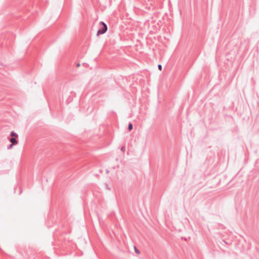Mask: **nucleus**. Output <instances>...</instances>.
Wrapping results in <instances>:
<instances>
[{"label": "nucleus", "mask_w": 259, "mask_h": 259, "mask_svg": "<svg viewBox=\"0 0 259 259\" xmlns=\"http://www.w3.org/2000/svg\"><path fill=\"white\" fill-rule=\"evenodd\" d=\"M100 24L102 25V27H101L98 30L97 33V35L105 33L107 31L108 28L107 25L104 22L101 21Z\"/></svg>", "instance_id": "f257e3e1"}, {"label": "nucleus", "mask_w": 259, "mask_h": 259, "mask_svg": "<svg viewBox=\"0 0 259 259\" xmlns=\"http://www.w3.org/2000/svg\"><path fill=\"white\" fill-rule=\"evenodd\" d=\"M9 141L11 142L12 144H17L18 143V142L16 140V139L15 138H14V137H11L10 139H9Z\"/></svg>", "instance_id": "f03ea898"}, {"label": "nucleus", "mask_w": 259, "mask_h": 259, "mask_svg": "<svg viewBox=\"0 0 259 259\" xmlns=\"http://www.w3.org/2000/svg\"><path fill=\"white\" fill-rule=\"evenodd\" d=\"M10 135L12 137H14L15 138H17L18 136V135L13 131L11 132Z\"/></svg>", "instance_id": "7ed1b4c3"}, {"label": "nucleus", "mask_w": 259, "mask_h": 259, "mask_svg": "<svg viewBox=\"0 0 259 259\" xmlns=\"http://www.w3.org/2000/svg\"><path fill=\"white\" fill-rule=\"evenodd\" d=\"M133 128V124L131 123H130L128 125V130L130 131H131Z\"/></svg>", "instance_id": "20e7f679"}, {"label": "nucleus", "mask_w": 259, "mask_h": 259, "mask_svg": "<svg viewBox=\"0 0 259 259\" xmlns=\"http://www.w3.org/2000/svg\"><path fill=\"white\" fill-rule=\"evenodd\" d=\"M135 252L138 254H139L140 253V251L136 247H135Z\"/></svg>", "instance_id": "39448f33"}, {"label": "nucleus", "mask_w": 259, "mask_h": 259, "mask_svg": "<svg viewBox=\"0 0 259 259\" xmlns=\"http://www.w3.org/2000/svg\"><path fill=\"white\" fill-rule=\"evenodd\" d=\"M13 145H14L13 144H12V143H11V144H10V145L8 147V149H11V148L13 147Z\"/></svg>", "instance_id": "423d86ee"}, {"label": "nucleus", "mask_w": 259, "mask_h": 259, "mask_svg": "<svg viewBox=\"0 0 259 259\" xmlns=\"http://www.w3.org/2000/svg\"><path fill=\"white\" fill-rule=\"evenodd\" d=\"M121 150L123 152H124L125 151V148L124 146H123L121 148Z\"/></svg>", "instance_id": "0eeeda50"}, {"label": "nucleus", "mask_w": 259, "mask_h": 259, "mask_svg": "<svg viewBox=\"0 0 259 259\" xmlns=\"http://www.w3.org/2000/svg\"><path fill=\"white\" fill-rule=\"evenodd\" d=\"M158 69H159L160 70H161V69H162V65H160V64H159V65H158Z\"/></svg>", "instance_id": "6e6552de"}, {"label": "nucleus", "mask_w": 259, "mask_h": 259, "mask_svg": "<svg viewBox=\"0 0 259 259\" xmlns=\"http://www.w3.org/2000/svg\"><path fill=\"white\" fill-rule=\"evenodd\" d=\"M76 66H77V67H79V66H80V64H79V63H78V64H77L76 65Z\"/></svg>", "instance_id": "1a4fd4ad"}]
</instances>
